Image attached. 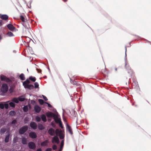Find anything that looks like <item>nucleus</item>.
I'll list each match as a JSON object with an SVG mask.
<instances>
[{"label":"nucleus","instance_id":"21","mask_svg":"<svg viewBox=\"0 0 151 151\" xmlns=\"http://www.w3.org/2000/svg\"><path fill=\"white\" fill-rule=\"evenodd\" d=\"M23 110L24 112H26L28 110V107L27 105L24 106L23 108Z\"/></svg>","mask_w":151,"mask_h":151},{"label":"nucleus","instance_id":"64","mask_svg":"<svg viewBox=\"0 0 151 151\" xmlns=\"http://www.w3.org/2000/svg\"><path fill=\"white\" fill-rule=\"evenodd\" d=\"M1 36L0 35V40H1Z\"/></svg>","mask_w":151,"mask_h":151},{"label":"nucleus","instance_id":"6","mask_svg":"<svg viewBox=\"0 0 151 151\" xmlns=\"http://www.w3.org/2000/svg\"><path fill=\"white\" fill-rule=\"evenodd\" d=\"M0 78L1 81H5L7 83L9 82L10 81V80L9 78L2 75H1Z\"/></svg>","mask_w":151,"mask_h":151},{"label":"nucleus","instance_id":"63","mask_svg":"<svg viewBox=\"0 0 151 151\" xmlns=\"http://www.w3.org/2000/svg\"><path fill=\"white\" fill-rule=\"evenodd\" d=\"M13 52H16V51L15 50H13Z\"/></svg>","mask_w":151,"mask_h":151},{"label":"nucleus","instance_id":"25","mask_svg":"<svg viewBox=\"0 0 151 151\" xmlns=\"http://www.w3.org/2000/svg\"><path fill=\"white\" fill-rule=\"evenodd\" d=\"M9 104V106L12 107L14 108L15 106V104L14 103V102H13L12 101L11 102H10Z\"/></svg>","mask_w":151,"mask_h":151},{"label":"nucleus","instance_id":"5","mask_svg":"<svg viewBox=\"0 0 151 151\" xmlns=\"http://www.w3.org/2000/svg\"><path fill=\"white\" fill-rule=\"evenodd\" d=\"M8 90V88L7 84L4 83L3 84L1 88V91L2 93H6L7 92Z\"/></svg>","mask_w":151,"mask_h":151},{"label":"nucleus","instance_id":"61","mask_svg":"<svg viewBox=\"0 0 151 151\" xmlns=\"http://www.w3.org/2000/svg\"><path fill=\"white\" fill-rule=\"evenodd\" d=\"M117 70V68H115V70L116 71Z\"/></svg>","mask_w":151,"mask_h":151},{"label":"nucleus","instance_id":"50","mask_svg":"<svg viewBox=\"0 0 151 151\" xmlns=\"http://www.w3.org/2000/svg\"><path fill=\"white\" fill-rule=\"evenodd\" d=\"M28 121V120L25 118L24 120V123L25 124H26L27 123V122Z\"/></svg>","mask_w":151,"mask_h":151},{"label":"nucleus","instance_id":"43","mask_svg":"<svg viewBox=\"0 0 151 151\" xmlns=\"http://www.w3.org/2000/svg\"><path fill=\"white\" fill-rule=\"evenodd\" d=\"M53 130L52 129H49L48 131V132H58L55 131V132H54V130L53 132H52V130ZM61 132V131L60 132Z\"/></svg>","mask_w":151,"mask_h":151},{"label":"nucleus","instance_id":"38","mask_svg":"<svg viewBox=\"0 0 151 151\" xmlns=\"http://www.w3.org/2000/svg\"><path fill=\"white\" fill-rule=\"evenodd\" d=\"M6 130L5 127H2L1 129L0 132H5Z\"/></svg>","mask_w":151,"mask_h":151},{"label":"nucleus","instance_id":"49","mask_svg":"<svg viewBox=\"0 0 151 151\" xmlns=\"http://www.w3.org/2000/svg\"><path fill=\"white\" fill-rule=\"evenodd\" d=\"M63 121L65 122H67L66 119L65 118L64 116H63Z\"/></svg>","mask_w":151,"mask_h":151},{"label":"nucleus","instance_id":"59","mask_svg":"<svg viewBox=\"0 0 151 151\" xmlns=\"http://www.w3.org/2000/svg\"><path fill=\"white\" fill-rule=\"evenodd\" d=\"M43 78H47V76H44L43 77Z\"/></svg>","mask_w":151,"mask_h":151},{"label":"nucleus","instance_id":"55","mask_svg":"<svg viewBox=\"0 0 151 151\" xmlns=\"http://www.w3.org/2000/svg\"><path fill=\"white\" fill-rule=\"evenodd\" d=\"M2 25V20L0 21V27Z\"/></svg>","mask_w":151,"mask_h":151},{"label":"nucleus","instance_id":"57","mask_svg":"<svg viewBox=\"0 0 151 151\" xmlns=\"http://www.w3.org/2000/svg\"><path fill=\"white\" fill-rule=\"evenodd\" d=\"M50 133V135H53V133H54L51 132V133Z\"/></svg>","mask_w":151,"mask_h":151},{"label":"nucleus","instance_id":"2","mask_svg":"<svg viewBox=\"0 0 151 151\" xmlns=\"http://www.w3.org/2000/svg\"><path fill=\"white\" fill-rule=\"evenodd\" d=\"M125 68L127 69V70L128 73L131 76L133 74V71L132 69H131L129 67V65L127 64V54H126V52H127V48L126 47H125Z\"/></svg>","mask_w":151,"mask_h":151},{"label":"nucleus","instance_id":"24","mask_svg":"<svg viewBox=\"0 0 151 151\" xmlns=\"http://www.w3.org/2000/svg\"><path fill=\"white\" fill-rule=\"evenodd\" d=\"M48 143V141L47 140H45L44 142H42L41 144V145L43 146H46L47 143Z\"/></svg>","mask_w":151,"mask_h":151},{"label":"nucleus","instance_id":"34","mask_svg":"<svg viewBox=\"0 0 151 151\" xmlns=\"http://www.w3.org/2000/svg\"><path fill=\"white\" fill-rule=\"evenodd\" d=\"M35 119L37 122H40L41 120V117L38 116H37L35 118Z\"/></svg>","mask_w":151,"mask_h":151},{"label":"nucleus","instance_id":"3","mask_svg":"<svg viewBox=\"0 0 151 151\" xmlns=\"http://www.w3.org/2000/svg\"><path fill=\"white\" fill-rule=\"evenodd\" d=\"M53 119H54L55 122L56 123L59 124L60 127L62 129L63 128L61 120L60 118H58L57 115L56 114Z\"/></svg>","mask_w":151,"mask_h":151},{"label":"nucleus","instance_id":"42","mask_svg":"<svg viewBox=\"0 0 151 151\" xmlns=\"http://www.w3.org/2000/svg\"><path fill=\"white\" fill-rule=\"evenodd\" d=\"M31 104L34 105L36 103V102L34 100H32L31 101Z\"/></svg>","mask_w":151,"mask_h":151},{"label":"nucleus","instance_id":"27","mask_svg":"<svg viewBox=\"0 0 151 151\" xmlns=\"http://www.w3.org/2000/svg\"><path fill=\"white\" fill-rule=\"evenodd\" d=\"M9 134H8L6 136L5 139V142H8L9 138Z\"/></svg>","mask_w":151,"mask_h":151},{"label":"nucleus","instance_id":"18","mask_svg":"<svg viewBox=\"0 0 151 151\" xmlns=\"http://www.w3.org/2000/svg\"><path fill=\"white\" fill-rule=\"evenodd\" d=\"M24 87L25 88H28L29 89H32L34 88V86L33 85L29 84L26 86H25Z\"/></svg>","mask_w":151,"mask_h":151},{"label":"nucleus","instance_id":"33","mask_svg":"<svg viewBox=\"0 0 151 151\" xmlns=\"http://www.w3.org/2000/svg\"><path fill=\"white\" fill-rule=\"evenodd\" d=\"M134 83L135 84V87L137 89L139 88V87L138 86V83L136 81H133Z\"/></svg>","mask_w":151,"mask_h":151},{"label":"nucleus","instance_id":"17","mask_svg":"<svg viewBox=\"0 0 151 151\" xmlns=\"http://www.w3.org/2000/svg\"><path fill=\"white\" fill-rule=\"evenodd\" d=\"M29 136L32 138H35L37 137L36 133H29Z\"/></svg>","mask_w":151,"mask_h":151},{"label":"nucleus","instance_id":"13","mask_svg":"<svg viewBox=\"0 0 151 151\" xmlns=\"http://www.w3.org/2000/svg\"><path fill=\"white\" fill-rule=\"evenodd\" d=\"M28 145L29 148L34 149H35V144L32 142H30L28 144Z\"/></svg>","mask_w":151,"mask_h":151},{"label":"nucleus","instance_id":"52","mask_svg":"<svg viewBox=\"0 0 151 151\" xmlns=\"http://www.w3.org/2000/svg\"><path fill=\"white\" fill-rule=\"evenodd\" d=\"M52 150V149L51 148H49L47 149L45 151H51Z\"/></svg>","mask_w":151,"mask_h":151},{"label":"nucleus","instance_id":"29","mask_svg":"<svg viewBox=\"0 0 151 151\" xmlns=\"http://www.w3.org/2000/svg\"><path fill=\"white\" fill-rule=\"evenodd\" d=\"M38 128L40 130H42L44 129V127L41 124H39L38 126Z\"/></svg>","mask_w":151,"mask_h":151},{"label":"nucleus","instance_id":"37","mask_svg":"<svg viewBox=\"0 0 151 151\" xmlns=\"http://www.w3.org/2000/svg\"><path fill=\"white\" fill-rule=\"evenodd\" d=\"M39 85L38 83L36 82L34 83V87L35 88H39Z\"/></svg>","mask_w":151,"mask_h":151},{"label":"nucleus","instance_id":"35","mask_svg":"<svg viewBox=\"0 0 151 151\" xmlns=\"http://www.w3.org/2000/svg\"><path fill=\"white\" fill-rule=\"evenodd\" d=\"M7 35L9 37H11L14 36V35L12 32L9 31L7 33Z\"/></svg>","mask_w":151,"mask_h":151},{"label":"nucleus","instance_id":"19","mask_svg":"<svg viewBox=\"0 0 151 151\" xmlns=\"http://www.w3.org/2000/svg\"><path fill=\"white\" fill-rule=\"evenodd\" d=\"M18 98L19 99V101L21 102L25 100V98L23 96H19Z\"/></svg>","mask_w":151,"mask_h":151},{"label":"nucleus","instance_id":"23","mask_svg":"<svg viewBox=\"0 0 151 151\" xmlns=\"http://www.w3.org/2000/svg\"><path fill=\"white\" fill-rule=\"evenodd\" d=\"M19 78L22 80H24L25 79L24 75L23 73H21L19 75Z\"/></svg>","mask_w":151,"mask_h":151},{"label":"nucleus","instance_id":"56","mask_svg":"<svg viewBox=\"0 0 151 151\" xmlns=\"http://www.w3.org/2000/svg\"><path fill=\"white\" fill-rule=\"evenodd\" d=\"M37 151H42V150L41 149H38Z\"/></svg>","mask_w":151,"mask_h":151},{"label":"nucleus","instance_id":"58","mask_svg":"<svg viewBox=\"0 0 151 151\" xmlns=\"http://www.w3.org/2000/svg\"><path fill=\"white\" fill-rule=\"evenodd\" d=\"M74 114H75V115L74 116H75V117H76V114H75V113H76V112L75 111H74Z\"/></svg>","mask_w":151,"mask_h":151},{"label":"nucleus","instance_id":"45","mask_svg":"<svg viewBox=\"0 0 151 151\" xmlns=\"http://www.w3.org/2000/svg\"><path fill=\"white\" fill-rule=\"evenodd\" d=\"M51 125L52 127H55L56 126V125L55 123L53 122H52L51 123Z\"/></svg>","mask_w":151,"mask_h":151},{"label":"nucleus","instance_id":"32","mask_svg":"<svg viewBox=\"0 0 151 151\" xmlns=\"http://www.w3.org/2000/svg\"><path fill=\"white\" fill-rule=\"evenodd\" d=\"M20 19L22 21V22H27L26 20H25L24 17L22 15L20 16Z\"/></svg>","mask_w":151,"mask_h":151},{"label":"nucleus","instance_id":"40","mask_svg":"<svg viewBox=\"0 0 151 151\" xmlns=\"http://www.w3.org/2000/svg\"><path fill=\"white\" fill-rule=\"evenodd\" d=\"M0 108L1 109H4V104L2 103H0Z\"/></svg>","mask_w":151,"mask_h":151},{"label":"nucleus","instance_id":"36","mask_svg":"<svg viewBox=\"0 0 151 151\" xmlns=\"http://www.w3.org/2000/svg\"><path fill=\"white\" fill-rule=\"evenodd\" d=\"M17 120L15 119H14L11 122V125H14L15 124H16L17 123Z\"/></svg>","mask_w":151,"mask_h":151},{"label":"nucleus","instance_id":"10","mask_svg":"<svg viewBox=\"0 0 151 151\" xmlns=\"http://www.w3.org/2000/svg\"><path fill=\"white\" fill-rule=\"evenodd\" d=\"M7 28L10 31H13L16 28L11 24H8L7 25Z\"/></svg>","mask_w":151,"mask_h":151},{"label":"nucleus","instance_id":"12","mask_svg":"<svg viewBox=\"0 0 151 151\" xmlns=\"http://www.w3.org/2000/svg\"><path fill=\"white\" fill-rule=\"evenodd\" d=\"M34 109L35 112L37 113H39L41 110L40 107L37 105H36L35 106Z\"/></svg>","mask_w":151,"mask_h":151},{"label":"nucleus","instance_id":"28","mask_svg":"<svg viewBox=\"0 0 151 151\" xmlns=\"http://www.w3.org/2000/svg\"><path fill=\"white\" fill-rule=\"evenodd\" d=\"M22 142L23 144H26L27 143V139L26 138H22Z\"/></svg>","mask_w":151,"mask_h":151},{"label":"nucleus","instance_id":"16","mask_svg":"<svg viewBox=\"0 0 151 151\" xmlns=\"http://www.w3.org/2000/svg\"><path fill=\"white\" fill-rule=\"evenodd\" d=\"M41 119H42V120L44 122H45L47 121V119L46 117V116L44 114H42L41 115Z\"/></svg>","mask_w":151,"mask_h":151},{"label":"nucleus","instance_id":"31","mask_svg":"<svg viewBox=\"0 0 151 151\" xmlns=\"http://www.w3.org/2000/svg\"><path fill=\"white\" fill-rule=\"evenodd\" d=\"M38 101L39 102V103L41 105H42L44 103H45V102H44V101L43 100L41 99H39L38 100Z\"/></svg>","mask_w":151,"mask_h":151},{"label":"nucleus","instance_id":"11","mask_svg":"<svg viewBox=\"0 0 151 151\" xmlns=\"http://www.w3.org/2000/svg\"><path fill=\"white\" fill-rule=\"evenodd\" d=\"M0 18L6 21L8 19L9 17L6 14H0Z\"/></svg>","mask_w":151,"mask_h":151},{"label":"nucleus","instance_id":"30","mask_svg":"<svg viewBox=\"0 0 151 151\" xmlns=\"http://www.w3.org/2000/svg\"><path fill=\"white\" fill-rule=\"evenodd\" d=\"M29 79L33 82H35L36 80V79L35 77H33L32 76L29 77Z\"/></svg>","mask_w":151,"mask_h":151},{"label":"nucleus","instance_id":"20","mask_svg":"<svg viewBox=\"0 0 151 151\" xmlns=\"http://www.w3.org/2000/svg\"><path fill=\"white\" fill-rule=\"evenodd\" d=\"M12 101L13 102H14V103H18L19 102V99L17 98H14L12 99Z\"/></svg>","mask_w":151,"mask_h":151},{"label":"nucleus","instance_id":"51","mask_svg":"<svg viewBox=\"0 0 151 151\" xmlns=\"http://www.w3.org/2000/svg\"><path fill=\"white\" fill-rule=\"evenodd\" d=\"M53 111L55 113V114H56V115H57V114H58V112L55 109L53 110Z\"/></svg>","mask_w":151,"mask_h":151},{"label":"nucleus","instance_id":"62","mask_svg":"<svg viewBox=\"0 0 151 151\" xmlns=\"http://www.w3.org/2000/svg\"><path fill=\"white\" fill-rule=\"evenodd\" d=\"M63 1L64 2H66V1H67V0H63Z\"/></svg>","mask_w":151,"mask_h":151},{"label":"nucleus","instance_id":"1","mask_svg":"<svg viewBox=\"0 0 151 151\" xmlns=\"http://www.w3.org/2000/svg\"><path fill=\"white\" fill-rule=\"evenodd\" d=\"M56 133V136H55L52 138V143L56 142L58 143L59 142V139L58 137V135L60 138L61 139H63L64 137V134L63 133Z\"/></svg>","mask_w":151,"mask_h":151},{"label":"nucleus","instance_id":"53","mask_svg":"<svg viewBox=\"0 0 151 151\" xmlns=\"http://www.w3.org/2000/svg\"><path fill=\"white\" fill-rule=\"evenodd\" d=\"M17 137H14V142H15L17 141Z\"/></svg>","mask_w":151,"mask_h":151},{"label":"nucleus","instance_id":"60","mask_svg":"<svg viewBox=\"0 0 151 151\" xmlns=\"http://www.w3.org/2000/svg\"><path fill=\"white\" fill-rule=\"evenodd\" d=\"M20 133V134H23V133H24L22 132V133Z\"/></svg>","mask_w":151,"mask_h":151},{"label":"nucleus","instance_id":"39","mask_svg":"<svg viewBox=\"0 0 151 151\" xmlns=\"http://www.w3.org/2000/svg\"><path fill=\"white\" fill-rule=\"evenodd\" d=\"M4 104V108H5L6 109H8L9 108V105L8 103H5Z\"/></svg>","mask_w":151,"mask_h":151},{"label":"nucleus","instance_id":"9","mask_svg":"<svg viewBox=\"0 0 151 151\" xmlns=\"http://www.w3.org/2000/svg\"><path fill=\"white\" fill-rule=\"evenodd\" d=\"M30 126L32 129H36L37 127L36 123L34 122H30Z\"/></svg>","mask_w":151,"mask_h":151},{"label":"nucleus","instance_id":"54","mask_svg":"<svg viewBox=\"0 0 151 151\" xmlns=\"http://www.w3.org/2000/svg\"><path fill=\"white\" fill-rule=\"evenodd\" d=\"M28 107H29V109H31V106L30 105V104H28Z\"/></svg>","mask_w":151,"mask_h":151},{"label":"nucleus","instance_id":"14","mask_svg":"<svg viewBox=\"0 0 151 151\" xmlns=\"http://www.w3.org/2000/svg\"><path fill=\"white\" fill-rule=\"evenodd\" d=\"M66 128L67 132H72L71 127L67 123L66 124Z\"/></svg>","mask_w":151,"mask_h":151},{"label":"nucleus","instance_id":"22","mask_svg":"<svg viewBox=\"0 0 151 151\" xmlns=\"http://www.w3.org/2000/svg\"><path fill=\"white\" fill-rule=\"evenodd\" d=\"M16 113L15 111L12 110L10 111L9 112V115L11 116H14L16 115Z\"/></svg>","mask_w":151,"mask_h":151},{"label":"nucleus","instance_id":"46","mask_svg":"<svg viewBox=\"0 0 151 151\" xmlns=\"http://www.w3.org/2000/svg\"><path fill=\"white\" fill-rule=\"evenodd\" d=\"M57 148V146L56 145H54L52 146V148L54 150H55Z\"/></svg>","mask_w":151,"mask_h":151},{"label":"nucleus","instance_id":"7","mask_svg":"<svg viewBox=\"0 0 151 151\" xmlns=\"http://www.w3.org/2000/svg\"><path fill=\"white\" fill-rule=\"evenodd\" d=\"M56 115V114L50 111H48L46 113V115L48 118H53Z\"/></svg>","mask_w":151,"mask_h":151},{"label":"nucleus","instance_id":"15","mask_svg":"<svg viewBox=\"0 0 151 151\" xmlns=\"http://www.w3.org/2000/svg\"><path fill=\"white\" fill-rule=\"evenodd\" d=\"M30 83V81L28 79H26V81H24L23 83V85L24 87L25 86H26L29 85Z\"/></svg>","mask_w":151,"mask_h":151},{"label":"nucleus","instance_id":"41","mask_svg":"<svg viewBox=\"0 0 151 151\" xmlns=\"http://www.w3.org/2000/svg\"><path fill=\"white\" fill-rule=\"evenodd\" d=\"M45 103L47 105V106L49 108H52V106L49 103L47 102H45Z\"/></svg>","mask_w":151,"mask_h":151},{"label":"nucleus","instance_id":"48","mask_svg":"<svg viewBox=\"0 0 151 151\" xmlns=\"http://www.w3.org/2000/svg\"><path fill=\"white\" fill-rule=\"evenodd\" d=\"M43 98V99L45 100V101H47L48 99L45 96L42 95Z\"/></svg>","mask_w":151,"mask_h":151},{"label":"nucleus","instance_id":"26","mask_svg":"<svg viewBox=\"0 0 151 151\" xmlns=\"http://www.w3.org/2000/svg\"><path fill=\"white\" fill-rule=\"evenodd\" d=\"M70 83L72 84H73L74 85H77L78 83H77V81H75L74 80H73L72 79H71L70 78Z\"/></svg>","mask_w":151,"mask_h":151},{"label":"nucleus","instance_id":"4","mask_svg":"<svg viewBox=\"0 0 151 151\" xmlns=\"http://www.w3.org/2000/svg\"><path fill=\"white\" fill-rule=\"evenodd\" d=\"M22 24L23 27V30L29 32L30 28L28 22H22Z\"/></svg>","mask_w":151,"mask_h":151},{"label":"nucleus","instance_id":"47","mask_svg":"<svg viewBox=\"0 0 151 151\" xmlns=\"http://www.w3.org/2000/svg\"><path fill=\"white\" fill-rule=\"evenodd\" d=\"M36 70H37L38 73H40L41 72V70L40 69L36 68Z\"/></svg>","mask_w":151,"mask_h":151},{"label":"nucleus","instance_id":"8","mask_svg":"<svg viewBox=\"0 0 151 151\" xmlns=\"http://www.w3.org/2000/svg\"><path fill=\"white\" fill-rule=\"evenodd\" d=\"M28 129V126L27 125H25L20 129L19 132H26Z\"/></svg>","mask_w":151,"mask_h":151},{"label":"nucleus","instance_id":"44","mask_svg":"<svg viewBox=\"0 0 151 151\" xmlns=\"http://www.w3.org/2000/svg\"><path fill=\"white\" fill-rule=\"evenodd\" d=\"M64 144V140H62L61 142V148L63 147Z\"/></svg>","mask_w":151,"mask_h":151}]
</instances>
